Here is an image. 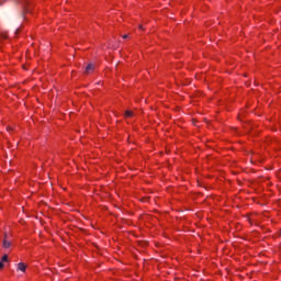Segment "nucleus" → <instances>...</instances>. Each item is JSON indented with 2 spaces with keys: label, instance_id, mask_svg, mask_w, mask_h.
<instances>
[{
  "label": "nucleus",
  "instance_id": "obj_5",
  "mask_svg": "<svg viewBox=\"0 0 281 281\" xmlns=\"http://www.w3.org/2000/svg\"><path fill=\"white\" fill-rule=\"evenodd\" d=\"M125 117H133V112L127 110L125 112Z\"/></svg>",
  "mask_w": 281,
  "mask_h": 281
},
{
  "label": "nucleus",
  "instance_id": "obj_11",
  "mask_svg": "<svg viewBox=\"0 0 281 281\" xmlns=\"http://www.w3.org/2000/svg\"><path fill=\"white\" fill-rule=\"evenodd\" d=\"M8 128V131H12V127H7Z\"/></svg>",
  "mask_w": 281,
  "mask_h": 281
},
{
  "label": "nucleus",
  "instance_id": "obj_3",
  "mask_svg": "<svg viewBox=\"0 0 281 281\" xmlns=\"http://www.w3.org/2000/svg\"><path fill=\"white\" fill-rule=\"evenodd\" d=\"M25 269H27V266H25V263H18V271H22L23 273H25Z\"/></svg>",
  "mask_w": 281,
  "mask_h": 281
},
{
  "label": "nucleus",
  "instance_id": "obj_12",
  "mask_svg": "<svg viewBox=\"0 0 281 281\" xmlns=\"http://www.w3.org/2000/svg\"><path fill=\"white\" fill-rule=\"evenodd\" d=\"M0 5H3V2H0Z\"/></svg>",
  "mask_w": 281,
  "mask_h": 281
},
{
  "label": "nucleus",
  "instance_id": "obj_9",
  "mask_svg": "<svg viewBox=\"0 0 281 281\" xmlns=\"http://www.w3.org/2000/svg\"><path fill=\"white\" fill-rule=\"evenodd\" d=\"M123 38H128V35H126V34H125V35H123Z\"/></svg>",
  "mask_w": 281,
  "mask_h": 281
},
{
  "label": "nucleus",
  "instance_id": "obj_8",
  "mask_svg": "<svg viewBox=\"0 0 281 281\" xmlns=\"http://www.w3.org/2000/svg\"><path fill=\"white\" fill-rule=\"evenodd\" d=\"M4 265L3 261H0V269H3Z\"/></svg>",
  "mask_w": 281,
  "mask_h": 281
},
{
  "label": "nucleus",
  "instance_id": "obj_10",
  "mask_svg": "<svg viewBox=\"0 0 281 281\" xmlns=\"http://www.w3.org/2000/svg\"><path fill=\"white\" fill-rule=\"evenodd\" d=\"M138 27H139V30H144V27L142 25H139Z\"/></svg>",
  "mask_w": 281,
  "mask_h": 281
},
{
  "label": "nucleus",
  "instance_id": "obj_6",
  "mask_svg": "<svg viewBox=\"0 0 281 281\" xmlns=\"http://www.w3.org/2000/svg\"><path fill=\"white\" fill-rule=\"evenodd\" d=\"M1 262H8V255L2 256Z\"/></svg>",
  "mask_w": 281,
  "mask_h": 281
},
{
  "label": "nucleus",
  "instance_id": "obj_2",
  "mask_svg": "<svg viewBox=\"0 0 281 281\" xmlns=\"http://www.w3.org/2000/svg\"><path fill=\"white\" fill-rule=\"evenodd\" d=\"M23 12H22V16H25V12H30V10L27 9V5H30V2L27 0H23L21 2Z\"/></svg>",
  "mask_w": 281,
  "mask_h": 281
},
{
  "label": "nucleus",
  "instance_id": "obj_7",
  "mask_svg": "<svg viewBox=\"0 0 281 281\" xmlns=\"http://www.w3.org/2000/svg\"><path fill=\"white\" fill-rule=\"evenodd\" d=\"M1 38H8V35L5 33L0 34Z\"/></svg>",
  "mask_w": 281,
  "mask_h": 281
},
{
  "label": "nucleus",
  "instance_id": "obj_4",
  "mask_svg": "<svg viewBox=\"0 0 281 281\" xmlns=\"http://www.w3.org/2000/svg\"><path fill=\"white\" fill-rule=\"evenodd\" d=\"M93 69H95V66H94L93 64H89V65L86 67L85 74H89L90 71H93Z\"/></svg>",
  "mask_w": 281,
  "mask_h": 281
},
{
  "label": "nucleus",
  "instance_id": "obj_1",
  "mask_svg": "<svg viewBox=\"0 0 281 281\" xmlns=\"http://www.w3.org/2000/svg\"><path fill=\"white\" fill-rule=\"evenodd\" d=\"M2 247L3 249H10L12 247V241L8 239V234H4V237L2 240Z\"/></svg>",
  "mask_w": 281,
  "mask_h": 281
}]
</instances>
